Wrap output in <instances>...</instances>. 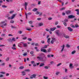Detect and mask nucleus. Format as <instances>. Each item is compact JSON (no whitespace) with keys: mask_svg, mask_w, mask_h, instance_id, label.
Listing matches in <instances>:
<instances>
[{"mask_svg":"<svg viewBox=\"0 0 79 79\" xmlns=\"http://www.w3.org/2000/svg\"><path fill=\"white\" fill-rule=\"evenodd\" d=\"M71 26L72 27H73V28H75V26L73 25V24H71Z\"/></svg>","mask_w":79,"mask_h":79,"instance_id":"79ce46f5","label":"nucleus"},{"mask_svg":"<svg viewBox=\"0 0 79 79\" xmlns=\"http://www.w3.org/2000/svg\"><path fill=\"white\" fill-rule=\"evenodd\" d=\"M6 22H7L6 20H5L4 21L1 22L0 23V26H1V27H2V28H4V26H7V23H5Z\"/></svg>","mask_w":79,"mask_h":79,"instance_id":"f257e3e1","label":"nucleus"},{"mask_svg":"<svg viewBox=\"0 0 79 79\" xmlns=\"http://www.w3.org/2000/svg\"><path fill=\"white\" fill-rule=\"evenodd\" d=\"M5 64V63H2V64H0V66H4V65Z\"/></svg>","mask_w":79,"mask_h":79,"instance_id":"2f4dec72","label":"nucleus"},{"mask_svg":"<svg viewBox=\"0 0 79 79\" xmlns=\"http://www.w3.org/2000/svg\"><path fill=\"white\" fill-rule=\"evenodd\" d=\"M2 7L3 8H7V6H5V5H2Z\"/></svg>","mask_w":79,"mask_h":79,"instance_id":"f704fd0d","label":"nucleus"},{"mask_svg":"<svg viewBox=\"0 0 79 79\" xmlns=\"http://www.w3.org/2000/svg\"><path fill=\"white\" fill-rule=\"evenodd\" d=\"M43 48H47V46L46 45H45L44 47H43Z\"/></svg>","mask_w":79,"mask_h":79,"instance_id":"a19ab883","label":"nucleus"},{"mask_svg":"<svg viewBox=\"0 0 79 79\" xmlns=\"http://www.w3.org/2000/svg\"><path fill=\"white\" fill-rule=\"evenodd\" d=\"M58 24V22H56V23H55V25H57Z\"/></svg>","mask_w":79,"mask_h":79,"instance_id":"bf43d9fd","label":"nucleus"},{"mask_svg":"<svg viewBox=\"0 0 79 79\" xmlns=\"http://www.w3.org/2000/svg\"><path fill=\"white\" fill-rule=\"evenodd\" d=\"M64 37H65V38H67V39H68L69 38V36L65 35L64 36Z\"/></svg>","mask_w":79,"mask_h":79,"instance_id":"393cba45","label":"nucleus"},{"mask_svg":"<svg viewBox=\"0 0 79 79\" xmlns=\"http://www.w3.org/2000/svg\"><path fill=\"white\" fill-rule=\"evenodd\" d=\"M57 28H60V27H61V26L59 25H58L57 26Z\"/></svg>","mask_w":79,"mask_h":79,"instance_id":"69168bd1","label":"nucleus"},{"mask_svg":"<svg viewBox=\"0 0 79 79\" xmlns=\"http://www.w3.org/2000/svg\"><path fill=\"white\" fill-rule=\"evenodd\" d=\"M76 11H77V15H79V9H76L75 10Z\"/></svg>","mask_w":79,"mask_h":79,"instance_id":"f3484780","label":"nucleus"},{"mask_svg":"<svg viewBox=\"0 0 79 79\" xmlns=\"http://www.w3.org/2000/svg\"><path fill=\"white\" fill-rule=\"evenodd\" d=\"M65 73H67L68 72V69H65Z\"/></svg>","mask_w":79,"mask_h":79,"instance_id":"49530a36","label":"nucleus"},{"mask_svg":"<svg viewBox=\"0 0 79 79\" xmlns=\"http://www.w3.org/2000/svg\"><path fill=\"white\" fill-rule=\"evenodd\" d=\"M51 51V49L49 48L48 50V53H49V52H50Z\"/></svg>","mask_w":79,"mask_h":79,"instance_id":"c756f323","label":"nucleus"},{"mask_svg":"<svg viewBox=\"0 0 79 79\" xmlns=\"http://www.w3.org/2000/svg\"><path fill=\"white\" fill-rule=\"evenodd\" d=\"M48 20H52V18L51 17H49L48 18Z\"/></svg>","mask_w":79,"mask_h":79,"instance_id":"3c124183","label":"nucleus"},{"mask_svg":"<svg viewBox=\"0 0 79 79\" xmlns=\"http://www.w3.org/2000/svg\"><path fill=\"white\" fill-rule=\"evenodd\" d=\"M56 29V28L54 27L53 28H50V30L51 31H54L55 29Z\"/></svg>","mask_w":79,"mask_h":79,"instance_id":"0eeeda50","label":"nucleus"},{"mask_svg":"<svg viewBox=\"0 0 79 79\" xmlns=\"http://www.w3.org/2000/svg\"><path fill=\"white\" fill-rule=\"evenodd\" d=\"M69 67L70 69H72V68H73V64H70Z\"/></svg>","mask_w":79,"mask_h":79,"instance_id":"dca6fc26","label":"nucleus"},{"mask_svg":"<svg viewBox=\"0 0 79 79\" xmlns=\"http://www.w3.org/2000/svg\"><path fill=\"white\" fill-rule=\"evenodd\" d=\"M22 44H23V42H21L18 44V47H21V45H22Z\"/></svg>","mask_w":79,"mask_h":79,"instance_id":"9b49d317","label":"nucleus"},{"mask_svg":"<svg viewBox=\"0 0 79 79\" xmlns=\"http://www.w3.org/2000/svg\"><path fill=\"white\" fill-rule=\"evenodd\" d=\"M65 9V7H63L60 9V10H64Z\"/></svg>","mask_w":79,"mask_h":79,"instance_id":"603ef678","label":"nucleus"},{"mask_svg":"<svg viewBox=\"0 0 79 79\" xmlns=\"http://www.w3.org/2000/svg\"><path fill=\"white\" fill-rule=\"evenodd\" d=\"M22 76H25L26 74L25 73V72L22 71Z\"/></svg>","mask_w":79,"mask_h":79,"instance_id":"aec40b11","label":"nucleus"},{"mask_svg":"<svg viewBox=\"0 0 79 79\" xmlns=\"http://www.w3.org/2000/svg\"><path fill=\"white\" fill-rule=\"evenodd\" d=\"M35 46H38L39 45V43H37L35 44Z\"/></svg>","mask_w":79,"mask_h":79,"instance_id":"8fccbe9b","label":"nucleus"},{"mask_svg":"<svg viewBox=\"0 0 79 79\" xmlns=\"http://www.w3.org/2000/svg\"><path fill=\"white\" fill-rule=\"evenodd\" d=\"M24 67L23 66H20L19 67V69H24Z\"/></svg>","mask_w":79,"mask_h":79,"instance_id":"412c9836","label":"nucleus"},{"mask_svg":"<svg viewBox=\"0 0 79 79\" xmlns=\"http://www.w3.org/2000/svg\"><path fill=\"white\" fill-rule=\"evenodd\" d=\"M36 64L35 63H34L33 64V66H34V67H35V66H36Z\"/></svg>","mask_w":79,"mask_h":79,"instance_id":"864d4df0","label":"nucleus"},{"mask_svg":"<svg viewBox=\"0 0 79 79\" xmlns=\"http://www.w3.org/2000/svg\"><path fill=\"white\" fill-rule=\"evenodd\" d=\"M40 3H41V1H38V4L40 5Z\"/></svg>","mask_w":79,"mask_h":79,"instance_id":"58836bf2","label":"nucleus"},{"mask_svg":"<svg viewBox=\"0 0 79 79\" xmlns=\"http://www.w3.org/2000/svg\"><path fill=\"white\" fill-rule=\"evenodd\" d=\"M0 73V74H5V72H1Z\"/></svg>","mask_w":79,"mask_h":79,"instance_id":"7c9ffc66","label":"nucleus"},{"mask_svg":"<svg viewBox=\"0 0 79 79\" xmlns=\"http://www.w3.org/2000/svg\"><path fill=\"white\" fill-rule=\"evenodd\" d=\"M28 40H29V41H31V40H32V39H31V38H28Z\"/></svg>","mask_w":79,"mask_h":79,"instance_id":"e2e57ef3","label":"nucleus"},{"mask_svg":"<svg viewBox=\"0 0 79 79\" xmlns=\"http://www.w3.org/2000/svg\"><path fill=\"white\" fill-rule=\"evenodd\" d=\"M44 68L45 69H48V66H45L44 67Z\"/></svg>","mask_w":79,"mask_h":79,"instance_id":"c85d7f7f","label":"nucleus"},{"mask_svg":"<svg viewBox=\"0 0 79 79\" xmlns=\"http://www.w3.org/2000/svg\"><path fill=\"white\" fill-rule=\"evenodd\" d=\"M68 19H65L64 20V21H65V22H68Z\"/></svg>","mask_w":79,"mask_h":79,"instance_id":"680f3d73","label":"nucleus"},{"mask_svg":"<svg viewBox=\"0 0 79 79\" xmlns=\"http://www.w3.org/2000/svg\"><path fill=\"white\" fill-rule=\"evenodd\" d=\"M14 13V10H11L9 12L10 14H12V13Z\"/></svg>","mask_w":79,"mask_h":79,"instance_id":"bb28decb","label":"nucleus"},{"mask_svg":"<svg viewBox=\"0 0 79 79\" xmlns=\"http://www.w3.org/2000/svg\"><path fill=\"white\" fill-rule=\"evenodd\" d=\"M27 31H31V28H27Z\"/></svg>","mask_w":79,"mask_h":79,"instance_id":"5fc2aeb1","label":"nucleus"},{"mask_svg":"<svg viewBox=\"0 0 79 79\" xmlns=\"http://www.w3.org/2000/svg\"><path fill=\"white\" fill-rule=\"evenodd\" d=\"M3 77V75L0 74V77Z\"/></svg>","mask_w":79,"mask_h":79,"instance_id":"0e129e2a","label":"nucleus"},{"mask_svg":"<svg viewBox=\"0 0 79 79\" xmlns=\"http://www.w3.org/2000/svg\"><path fill=\"white\" fill-rule=\"evenodd\" d=\"M60 74V72H57L56 73V75H58V74Z\"/></svg>","mask_w":79,"mask_h":79,"instance_id":"37998d69","label":"nucleus"},{"mask_svg":"<svg viewBox=\"0 0 79 79\" xmlns=\"http://www.w3.org/2000/svg\"><path fill=\"white\" fill-rule=\"evenodd\" d=\"M13 41V42H15L16 41V40L15 39V38L14 37H13L12 39V41Z\"/></svg>","mask_w":79,"mask_h":79,"instance_id":"a211bd4d","label":"nucleus"},{"mask_svg":"<svg viewBox=\"0 0 79 79\" xmlns=\"http://www.w3.org/2000/svg\"><path fill=\"white\" fill-rule=\"evenodd\" d=\"M35 76H36V75L35 74H33V75H31L30 76V78L31 79H32L33 78H35Z\"/></svg>","mask_w":79,"mask_h":79,"instance_id":"423d86ee","label":"nucleus"},{"mask_svg":"<svg viewBox=\"0 0 79 79\" xmlns=\"http://www.w3.org/2000/svg\"><path fill=\"white\" fill-rule=\"evenodd\" d=\"M63 24H64L65 26H67L66 23L65 22H64Z\"/></svg>","mask_w":79,"mask_h":79,"instance_id":"09e8293b","label":"nucleus"},{"mask_svg":"<svg viewBox=\"0 0 79 79\" xmlns=\"http://www.w3.org/2000/svg\"><path fill=\"white\" fill-rule=\"evenodd\" d=\"M37 58L38 60L41 61H44V57H42L41 55L37 56Z\"/></svg>","mask_w":79,"mask_h":79,"instance_id":"f03ea898","label":"nucleus"},{"mask_svg":"<svg viewBox=\"0 0 79 79\" xmlns=\"http://www.w3.org/2000/svg\"><path fill=\"white\" fill-rule=\"evenodd\" d=\"M10 23H15V21H14V20H11L10 21Z\"/></svg>","mask_w":79,"mask_h":79,"instance_id":"473e14b6","label":"nucleus"},{"mask_svg":"<svg viewBox=\"0 0 79 79\" xmlns=\"http://www.w3.org/2000/svg\"><path fill=\"white\" fill-rule=\"evenodd\" d=\"M68 29L69 31H73V30L71 29V28L70 27H68Z\"/></svg>","mask_w":79,"mask_h":79,"instance_id":"f8f14e48","label":"nucleus"},{"mask_svg":"<svg viewBox=\"0 0 79 79\" xmlns=\"http://www.w3.org/2000/svg\"><path fill=\"white\" fill-rule=\"evenodd\" d=\"M37 20L38 21H40V20H41V18H38L37 19Z\"/></svg>","mask_w":79,"mask_h":79,"instance_id":"6e6d98bb","label":"nucleus"},{"mask_svg":"<svg viewBox=\"0 0 79 79\" xmlns=\"http://www.w3.org/2000/svg\"><path fill=\"white\" fill-rule=\"evenodd\" d=\"M39 13H40L39 12L36 11L35 12V14L36 15H39Z\"/></svg>","mask_w":79,"mask_h":79,"instance_id":"c9c22d12","label":"nucleus"},{"mask_svg":"<svg viewBox=\"0 0 79 79\" xmlns=\"http://www.w3.org/2000/svg\"><path fill=\"white\" fill-rule=\"evenodd\" d=\"M51 44H53V43H54V41H53V40H51Z\"/></svg>","mask_w":79,"mask_h":79,"instance_id":"de8ad7c7","label":"nucleus"},{"mask_svg":"<svg viewBox=\"0 0 79 79\" xmlns=\"http://www.w3.org/2000/svg\"><path fill=\"white\" fill-rule=\"evenodd\" d=\"M25 71H27V72H29L30 71V70L29 69H26L25 70Z\"/></svg>","mask_w":79,"mask_h":79,"instance_id":"cd10ccee","label":"nucleus"},{"mask_svg":"<svg viewBox=\"0 0 79 79\" xmlns=\"http://www.w3.org/2000/svg\"><path fill=\"white\" fill-rule=\"evenodd\" d=\"M41 51L43 52H44V53H46V52H47V50L44 49H41Z\"/></svg>","mask_w":79,"mask_h":79,"instance_id":"1a4fd4ad","label":"nucleus"},{"mask_svg":"<svg viewBox=\"0 0 79 79\" xmlns=\"http://www.w3.org/2000/svg\"><path fill=\"white\" fill-rule=\"evenodd\" d=\"M33 53H34V51H31L30 52V54H33Z\"/></svg>","mask_w":79,"mask_h":79,"instance_id":"4d7b16f0","label":"nucleus"},{"mask_svg":"<svg viewBox=\"0 0 79 79\" xmlns=\"http://www.w3.org/2000/svg\"><path fill=\"white\" fill-rule=\"evenodd\" d=\"M45 66V64L42 63L40 64V67H41L42 66Z\"/></svg>","mask_w":79,"mask_h":79,"instance_id":"4468645a","label":"nucleus"},{"mask_svg":"<svg viewBox=\"0 0 79 79\" xmlns=\"http://www.w3.org/2000/svg\"><path fill=\"white\" fill-rule=\"evenodd\" d=\"M16 14H13L12 16L11 17V19H14L15 16H16Z\"/></svg>","mask_w":79,"mask_h":79,"instance_id":"9d476101","label":"nucleus"},{"mask_svg":"<svg viewBox=\"0 0 79 79\" xmlns=\"http://www.w3.org/2000/svg\"><path fill=\"white\" fill-rule=\"evenodd\" d=\"M60 65H61V63H60L58 64L57 65V66H60Z\"/></svg>","mask_w":79,"mask_h":79,"instance_id":"e433bc0d","label":"nucleus"},{"mask_svg":"<svg viewBox=\"0 0 79 79\" xmlns=\"http://www.w3.org/2000/svg\"><path fill=\"white\" fill-rule=\"evenodd\" d=\"M7 40L8 41V42H12V40L11 38L8 39Z\"/></svg>","mask_w":79,"mask_h":79,"instance_id":"b1692460","label":"nucleus"},{"mask_svg":"<svg viewBox=\"0 0 79 79\" xmlns=\"http://www.w3.org/2000/svg\"><path fill=\"white\" fill-rule=\"evenodd\" d=\"M23 39L24 40H26L27 39V37H25L23 38Z\"/></svg>","mask_w":79,"mask_h":79,"instance_id":"a18cd8bd","label":"nucleus"},{"mask_svg":"<svg viewBox=\"0 0 79 79\" xmlns=\"http://www.w3.org/2000/svg\"><path fill=\"white\" fill-rule=\"evenodd\" d=\"M55 34H56L57 35L59 36L60 35V30H57L54 31Z\"/></svg>","mask_w":79,"mask_h":79,"instance_id":"7ed1b4c3","label":"nucleus"},{"mask_svg":"<svg viewBox=\"0 0 79 79\" xmlns=\"http://www.w3.org/2000/svg\"><path fill=\"white\" fill-rule=\"evenodd\" d=\"M9 57L7 58L6 59V61H9Z\"/></svg>","mask_w":79,"mask_h":79,"instance_id":"72a5a7b5","label":"nucleus"},{"mask_svg":"<svg viewBox=\"0 0 79 79\" xmlns=\"http://www.w3.org/2000/svg\"><path fill=\"white\" fill-rule=\"evenodd\" d=\"M75 18V16L72 15H71L68 16V18L69 19H71V18Z\"/></svg>","mask_w":79,"mask_h":79,"instance_id":"20e7f679","label":"nucleus"},{"mask_svg":"<svg viewBox=\"0 0 79 79\" xmlns=\"http://www.w3.org/2000/svg\"><path fill=\"white\" fill-rule=\"evenodd\" d=\"M50 38H49L48 39L47 42L48 44L50 43Z\"/></svg>","mask_w":79,"mask_h":79,"instance_id":"4be33fe9","label":"nucleus"},{"mask_svg":"<svg viewBox=\"0 0 79 79\" xmlns=\"http://www.w3.org/2000/svg\"><path fill=\"white\" fill-rule=\"evenodd\" d=\"M31 64H33V63H35V62L34 61H31Z\"/></svg>","mask_w":79,"mask_h":79,"instance_id":"052dcab7","label":"nucleus"},{"mask_svg":"<svg viewBox=\"0 0 79 79\" xmlns=\"http://www.w3.org/2000/svg\"><path fill=\"white\" fill-rule=\"evenodd\" d=\"M41 42L42 44H44V43H45V42H44L43 40L41 41Z\"/></svg>","mask_w":79,"mask_h":79,"instance_id":"338daca9","label":"nucleus"},{"mask_svg":"<svg viewBox=\"0 0 79 79\" xmlns=\"http://www.w3.org/2000/svg\"><path fill=\"white\" fill-rule=\"evenodd\" d=\"M12 49L13 50H16V48L15 47H12Z\"/></svg>","mask_w":79,"mask_h":79,"instance_id":"774afa93","label":"nucleus"},{"mask_svg":"<svg viewBox=\"0 0 79 79\" xmlns=\"http://www.w3.org/2000/svg\"><path fill=\"white\" fill-rule=\"evenodd\" d=\"M71 13V11L70 10H68L66 11V14L67 15H69V14H70Z\"/></svg>","mask_w":79,"mask_h":79,"instance_id":"ddd939ff","label":"nucleus"},{"mask_svg":"<svg viewBox=\"0 0 79 79\" xmlns=\"http://www.w3.org/2000/svg\"><path fill=\"white\" fill-rule=\"evenodd\" d=\"M23 46L25 47H27V44H26V43H23Z\"/></svg>","mask_w":79,"mask_h":79,"instance_id":"a878e982","label":"nucleus"},{"mask_svg":"<svg viewBox=\"0 0 79 79\" xmlns=\"http://www.w3.org/2000/svg\"><path fill=\"white\" fill-rule=\"evenodd\" d=\"M44 25V23H39V26H42Z\"/></svg>","mask_w":79,"mask_h":79,"instance_id":"2eb2a0df","label":"nucleus"},{"mask_svg":"<svg viewBox=\"0 0 79 79\" xmlns=\"http://www.w3.org/2000/svg\"><path fill=\"white\" fill-rule=\"evenodd\" d=\"M44 79H48V77H44Z\"/></svg>","mask_w":79,"mask_h":79,"instance_id":"13d9d810","label":"nucleus"},{"mask_svg":"<svg viewBox=\"0 0 79 79\" xmlns=\"http://www.w3.org/2000/svg\"><path fill=\"white\" fill-rule=\"evenodd\" d=\"M61 47H62V48L61 52H63V50L64 49V45H63L61 46Z\"/></svg>","mask_w":79,"mask_h":79,"instance_id":"6ab92c4d","label":"nucleus"},{"mask_svg":"<svg viewBox=\"0 0 79 79\" xmlns=\"http://www.w3.org/2000/svg\"><path fill=\"white\" fill-rule=\"evenodd\" d=\"M37 9L36 8H34V9L32 10L33 11H34V12L36 11H37Z\"/></svg>","mask_w":79,"mask_h":79,"instance_id":"5701e85b","label":"nucleus"},{"mask_svg":"<svg viewBox=\"0 0 79 79\" xmlns=\"http://www.w3.org/2000/svg\"><path fill=\"white\" fill-rule=\"evenodd\" d=\"M76 53V51H73L72 52V54H74Z\"/></svg>","mask_w":79,"mask_h":79,"instance_id":"4c0bfd02","label":"nucleus"},{"mask_svg":"<svg viewBox=\"0 0 79 79\" xmlns=\"http://www.w3.org/2000/svg\"><path fill=\"white\" fill-rule=\"evenodd\" d=\"M27 55V53H23V56H26Z\"/></svg>","mask_w":79,"mask_h":79,"instance_id":"c03bdc74","label":"nucleus"},{"mask_svg":"<svg viewBox=\"0 0 79 79\" xmlns=\"http://www.w3.org/2000/svg\"><path fill=\"white\" fill-rule=\"evenodd\" d=\"M31 14H32L31 13L29 12L27 14H26V13H25V15H26V19H27V16H29V15H31Z\"/></svg>","mask_w":79,"mask_h":79,"instance_id":"39448f33","label":"nucleus"},{"mask_svg":"<svg viewBox=\"0 0 79 79\" xmlns=\"http://www.w3.org/2000/svg\"><path fill=\"white\" fill-rule=\"evenodd\" d=\"M27 3L26 2H25V4H24V6H25V9L26 10H27Z\"/></svg>","mask_w":79,"mask_h":79,"instance_id":"6e6552de","label":"nucleus"},{"mask_svg":"<svg viewBox=\"0 0 79 79\" xmlns=\"http://www.w3.org/2000/svg\"><path fill=\"white\" fill-rule=\"evenodd\" d=\"M6 34H2V35H1V36L2 37H4L5 36V35H6Z\"/></svg>","mask_w":79,"mask_h":79,"instance_id":"ea45409f","label":"nucleus"}]
</instances>
